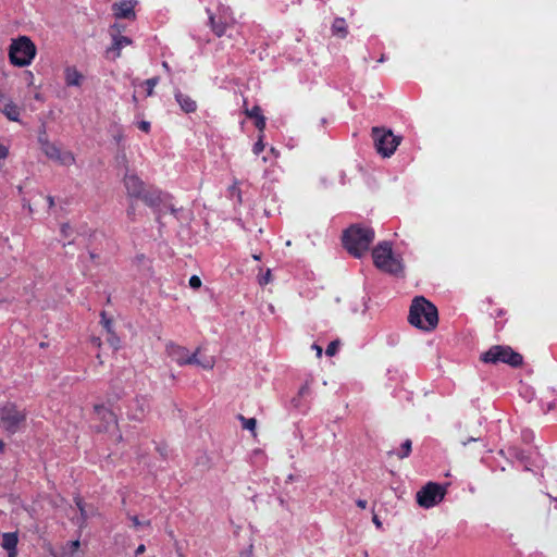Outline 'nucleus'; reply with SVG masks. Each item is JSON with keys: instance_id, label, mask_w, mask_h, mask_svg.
<instances>
[{"instance_id": "obj_1", "label": "nucleus", "mask_w": 557, "mask_h": 557, "mask_svg": "<svg viewBox=\"0 0 557 557\" xmlns=\"http://www.w3.org/2000/svg\"><path fill=\"white\" fill-rule=\"evenodd\" d=\"M375 238V232L371 227L361 224H352L342 236L344 248L356 258H360L369 250Z\"/></svg>"}, {"instance_id": "obj_2", "label": "nucleus", "mask_w": 557, "mask_h": 557, "mask_svg": "<svg viewBox=\"0 0 557 557\" xmlns=\"http://www.w3.org/2000/svg\"><path fill=\"white\" fill-rule=\"evenodd\" d=\"M408 321L414 327L432 331L438 324V311L428 298L417 296L411 301Z\"/></svg>"}, {"instance_id": "obj_3", "label": "nucleus", "mask_w": 557, "mask_h": 557, "mask_svg": "<svg viewBox=\"0 0 557 557\" xmlns=\"http://www.w3.org/2000/svg\"><path fill=\"white\" fill-rule=\"evenodd\" d=\"M373 263L377 270L393 275L404 273L401 258L394 256L389 242H381L372 250Z\"/></svg>"}, {"instance_id": "obj_4", "label": "nucleus", "mask_w": 557, "mask_h": 557, "mask_svg": "<svg viewBox=\"0 0 557 557\" xmlns=\"http://www.w3.org/2000/svg\"><path fill=\"white\" fill-rule=\"evenodd\" d=\"M480 360L485 363L504 362L511 368H519L523 363V356L513 351L511 346L493 345L481 355Z\"/></svg>"}, {"instance_id": "obj_5", "label": "nucleus", "mask_w": 557, "mask_h": 557, "mask_svg": "<svg viewBox=\"0 0 557 557\" xmlns=\"http://www.w3.org/2000/svg\"><path fill=\"white\" fill-rule=\"evenodd\" d=\"M35 54L36 47L26 36L14 39L10 45L9 57L11 63L15 66L23 67L30 64Z\"/></svg>"}, {"instance_id": "obj_6", "label": "nucleus", "mask_w": 557, "mask_h": 557, "mask_svg": "<svg viewBox=\"0 0 557 557\" xmlns=\"http://www.w3.org/2000/svg\"><path fill=\"white\" fill-rule=\"evenodd\" d=\"M372 138L376 151L383 157H391L401 141V138L396 137L389 129L379 126L372 127Z\"/></svg>"}, {"instance_id": "obj_7", "label": "nucleus", "mask_w": 557, "mask_h": 557, "mask_svg": "<svg viewBox=\"0 0 557 557\" xmlns=\"http://www.w3.org/2000/svg\"><path fill=\"white\" fill-rule=\"evenodd\" d=\"M41 151L45 156L58 163L61 166H72L75 164L76 159L72 151L62 150L57 145L50 143L46 137L39 138Z\"/></svg>"}, {"instance_id": "obj_8", "label": "nucleus", "mask_w": 557, "mask_h": 557, "mask_svg": "<svg viewBox=\"0 0 557 557\" xmlns=\"http://www.w3.org/2000/svg\"><path fill=\"white\" fill-rule=\"evenodd\" d=\"M445 494L446 490L441 484L429 482L417 493V502L420 507L432 508L444 499Z\"/></svg>"}, {"instance_id": "obj_9", "label": "nucleus", "mask_w": 557, "mask_h": 557, "mask_svg": "<svg viewBox=\"0 0 557 557\" xmlns=\"http://www.w3.org/2000/svg\"><path fill=\"white\" fill-rule=\"evenodd\" d=\"M25 420V414L13 404H7L0 409V425L8 432H15Z\"/></svg>"}, {"instance_id": "obj_10", "label": "nucleus", "mask_w": 557, "mask_h": 557, "mask_svg": "<svg viewBox=\"0 0 557 557\" xmlns=\"http://www.w3.org/2000/svg\"><path fill=\"white\" fill-rule=\"evenodd\" d=\"M124 186L126 188L127 195L132 198H143L145 197V186L143 181L134 175L127 174L124 177Z\"/></svg>"}, {"instance_id": "obj_11", "label": "nucleus", "mask_w": 557, "mask_h": 557, "mask_svg": "<svg viewBox=\"0 0 557 557\" xmlns=\"http://www.w3.org/2000/svg\"><path fill=\"white\" fill-rule=\"evenodd\" d=\"M168 350L171 357L180 364L197 363V351H195L193 355H188L187 350L184 347L176 345H170L168 347Z\"/></svg>"}, {"instance_id": "obj_12", "label": "nucleus", "mask_w": 557, "mask_h": 557, "mask_svg": "<svg viewBox=\"0 0 557 557\" xmlns=\"http://www.w3.org/2000/svg\"><path fill=\"white\" fill-rule=\"evenodd\" d=\"M112 10L116 18H135L134 2L131 0L114 3Z\"/></svg>"}, {"instance_id": "obj_13", "label": "nucleus", "mask_w": 557, "mask_h": 557, "mask_svg": "<svg viewBox=\"0 0 557 557\" xmlns=\"http://www.w3.org/2000/svg\"><path fill=\"white\" fill-rule=\"evenodd\" d=\"M174 97L177 104L185 113H193L197 110V102L189 95L184 94L181 90H175Z\"/></svg>"}, {"instance_id": "obj_14", "label": "nucleus", "mask_w": 557, "mask_h": 557, "mask_svg": "<svg viewBox=\"0 0 557 557\" xmlns=\"http://www.w3.org/2000/svg\"><path fill=\"white\" fill-rule=\"evenodd\" d=\"M18 536L16 532H9L2 535V547L8 550V557L17 556Z\"/></svg>"}, {"instance_id": "obj_15", "label": "nucleus", "mask_w": 557, "mask_h": 557, "mask_svg": "<svg viewBox=\"0 0 557 557\" xmlns=\"http://www.w3.org/2000/svg\"><path fill=\"white\" fill-rule=\"evenodd\" d=\"M132 45V40L125 36H114L112 46L108 49L107 53L112 54L113 59L121 57V49Z\"/></svg>"}, {"instance_id": "obj_16", "label": "nucleus", "mask_w": 557, "mask_h": 557, "mask_svg": "<svg viewBox=\"0 0 557 557\" xmlns=\"http://www.w3.org/2000/svg\"><path fill=\"white\" fill-rule=\"evenodd\" d=\"M3 114L13 122L20 121V107L13 102L12 100L8 99L5 100L4 107L1 109Z\"/></svg>"}, {"instance_id": "obj_17", "label": "nucleus", "mask_w": 557, "mask_h": 557, "mask_svg": "<svg viewBox=\"0 0 557 557\" xmlns=\"http://www.w3.org/2000/svg\"><path fill=\"white\" fill-rule=\"evenodd\" d=\"M64 76L67 86L78 87L83 82L82 73H79L75 67H66Z\"/></svg>"}, {"instance_id": "obj_18", "label": "nucleus", "mask_w": 557, "mask_h": 557, "mask_svg": "<svg viewBox=\"0 0 557 557\" xmlns=\"http://www.w3.org/2000/svg\"><path fill=\"white\" fill-rule=\"evenodd\" d=\"M232 20L233 18L231 15H224V21L220 22V24H215L213 16H211L212 32L219 37L223 36L226 33V28L228 27Z\"/></svg>"}, {"instance_id": "obj_19", "label": "nucleus", "mask_w": 557, "mask_h": 557, "mask_svg": "<svg viewBox=\"0 0 557 557\" xmlns=\"http://www.w3.org/2000/svg\"><path fill=\"white\" fill-rule=\"evenodd\" d=\"M332 29L333 34L339 37H346L348 35L346 21L342 17H337L334 20Z\"/></svg>"}, {"instance_id": "obj_20", "label": "nucleus", "mask_w": 557, "mask_h": 557, "mask_svg": "<svg viewBox=\"0 0 557 557\" xmlns=\"http://www.w3.org/2000/svg\"><path fill=\"white\" fill-rule=\"evenodd\" d=\"M100 323L108 334L114 332L113 320L107 315L104 311L100 314Z\"/></svg>"}, {"instance_id": "obj_21", "label": "nucleus", "mask_w": 557, "mask_h": 557, "mask_svg": "<svg viewBox=\"0 0 557 557\" xmlns=\"http://www.w3.org/2000/svg\"><path fill=\"white\" fill-rule=\"evenodd\" d=\"M238 419L242 421L243 429H247L250 432L255 433L258 422L256 418H245L243 416H238Z\"/></svg>"}, {"instance_id": "obj_22", "label": "nucleus", "mask_w": 557, "mask_h": 557, "mask_svg": "<svg viewBox=\"0 0 557 557\" xmlns=\"http://www.w3.org/2000/svg\"><path fill=\"white\" fill-rule=\"evenodd\" d=\"M412 451V441L406 440L405 443L401 444L400 449L397 453L398 458L404 459L409 457Z\"/></svg>"}, {"instance_id": "obj_23", "label": "nucleus", "mask_w": 557, "mask_h": 557, "mask_svg": "<svg viewBox=\"0 0 557 557\" xmlns=\"http://www.w3.org/2000/svg\"><path fill=\"white\" fill-rule=\"evenodd\" d=\"M228 191H230V197L236 198L237 203H243L242 190L238 188L236 183L230 187Z\"/></svg>"}, {"instance_id": "obj_24", "label": "nucleus", "mask_w": 557, "mask_h": 557, "mask_svg": "<svg viewBox=\"0 0 557 557\" xmlns=\"http://www.w3.org/2000/svg\"><path fill=\"white\" fill-rule=\"evenodd\" d=\"M341 345H342L341 339H333V342H331L326 346V355L334 356L338 351V348Z\"/></svg>"}, {"instance_id": "obj_25", "label": "nucleus", "mask_w": 557, "mask_h": 557, "mask_svg": "<svg viewBox=\"0 0 557 557\" xmlns=\"http://www.w3.org/2000/svg\"><path fill=\"white\" fill-rule=\"evenodd\" d=\"M81 543L78 540L71 541L67 544V552L65 553V557H73V555L78 550Z\"/></svg>"}, {"instance_id": "obj_26", "label": "nucleus", "mask_w": 557, "mask_h": 557, "mask_svg": "<svg viewBox=\"0 0 557 557\" xmlns=\"http://www.w3.org/2000/svg\"><path fill=\"white\" fill-rule=\"evenodd\" d=\"M262 112L261 108L259 106H255L252 108H245V114L250 117V119H253L256 120L258 115H260Z\"/></svg>"}, {"instance_id": "obj_27", "label": "nucleus", "mask_w": 557, "mask_h": 557, "mask_svg": "<svg viewBox=\"0 0 557 557\" xmlns=\"http://www.w3.org/2000/svg\"><path fill=\"white\" fill-rule=\"evenodd\" d=\"M255 125H256L257 131L263 135L264 127H265V117L263 116L262 113L256 117Z\"/></svg>"}, {"instance_id": "obj_28", "label": "nucleus", "mask_w": 557, "mask_h": 557, "mask_svg": "<svg viewBox=\"0 0 557 557\" xmlns=\"http://www.w3.org/2000/svg\"><path fill=\"white\" fill-rule=\"evenodd\" d=\"M271 281V270H267L264 273L258 275V282L261 286H265Z\"/></svg>"}, {"instance_id": "obj_29", "label": "nucleus", "mask_w": 557, "mask_h": 557, "mask_svg": "<svg viewBox=\"0 0 557 557\" xmlns=\"http://www.w3.org/2000/svg\"><path fill=\"white\" fill-rule=\"evenodd\" d=\"M109 337H108V342L111 346H113L115 349H117L120 347V337L115 334V332H112L110 334H108Z\"/></svg>"}, {"instance_id": "obj_30", "label": "nucleus", "mask_w": 557, "mask_h": 557, "mask_svg": "<svg viewBox=\"0 0 557 557\" xmlns=\"http://www.w3.org/2000/svg\"><path fill=\"white\" fill-rule=\"evenodd\" d=\"M264 149L263 135H259L258 141L255 144L252 151L258 156V153L262 152Z\"/></svg>"}, {"instance_id": "obj_31", "label": "nucleus", "mask_w": 557, "mask_h": 557, "mask_svg": "<svg viewBox=\"0 0 557 557\" xmlns=\"http://www.w3.org/2000/svg\"><path fill=\"white\" fill-rule=\"evenodd\" d=\"M158 84V78H150L146 81L147 85V96L150 97L153 94V89Z\"/></svg>"}, {"instance_id": "obj_32", "label": "nucleus", "mask_w": 557, "mask_h": 557, "mask_svg": "<svg viewBox=\"0 0 557 557\" xmlns=\"http://www.w3.org/2000/svg\"><path fill=\"white\" fill-rule=\"evenodd\" d=\"M189 286L194 289H198L201 286V280L198 275H193L189 278Z\"/></svg>"}, {"instance_id": "obj_33", "label": "nucleus", "mask_w": 557, "mask_h": 557, "mask_svg": "<svg viewBox=\"0 0 557 557\" xmlns=\"http://www.w3.org/2000/svg\"><path fill=\"white\" fill-rule=\"evenodd\" d=\"M101 413H102L103 419H107L109 422H112V423L116 422L115 417L111 411L103 409V410H101Z\"/></svg>"}, {"instance_id": "obj_34", "label": "nucleus", "mask_w": 557, "mask_h": 557, "mask_svg": "<svg viewBox=\"0 0 557 557\" xmlns=\"http://www.w3.org/2000/svg\"><path fill=\"white\" fill-rule=\"evenodd\" d=\"M132 522H133V525L135 528H138L140 525H150V522L149 521H145V522H140L138 517L134 516L131 518Z\"/></svg>"}, {"instance_id": "obj_35", "label": "nucleus", "mask_w": 557, "mask_h": 557, "mask_svg": "<svg viewBox=\"0 0 557 557\" xmlns=\"http://www.w3.org/2000/svg\"><path fill=\"white\" fill-rule=\"evenodd\" d=\"M9 154V149L0 143V161L4 160Z\"/></svg>"}, {"instance_id": "obj_36", "label": "nucleus", "mask_w": 557, "mask_h": 557, "mask_svg": "<svg viewBox=\"0 0 557 557\" xmlns=\"http://www.w3.org/2000/svg\"><path fill=\"white\" fill-rule=\"evenodd\" d=\"M138 127L143 132L148 133L150 131V123L148 121H141L138 123Z\"/></svg>"}, {"instance_id": "obj_37", "label": "nucleus", "mask_w": 557, "mask_h": 557, "mask_svg": "<svg viewBox=\"0 0 557 557\" xmlns=\"http://www.w3.org/2000/svg\"><path fill=\"white\" fill-rule=\"evenodd\" d=\"M309 393H310V386L308 384H305L298 391V396H306Z\"/></svg>"}, {"instance_id": "obj_38", "label": "nucleus", "mask_w": 557, "mask_h": 557, "mask_svg": "<svg viewBox=\"0 0 557 557\" xmlns=\"http://www.w3.org/2000/svg\"><path fill=\"white\" fill-rule=\"evenodd\" d=\"M372 521L373 523L375 524V527L380 530V528H382L383 523L381 521V519L379 518L377 515H373L372 517Z\"/></svg>"}, {"instance_id": "obj_39", "label": "nucleus", "mask_w": 557, "mask_h": 557, "mask_svg": "<svg viewBox=\"0 0 557 557\" xmlns=\"http://www.w3.org/2000/svg\"><path fill=\"white\" fill-rule=\"evenodd\" d=\"M356 506L361 508V509H366L367 506H368V502L366 499H357L356 500Z\"/></svg>"}, {"instance_id": "obj_40", "label": "nucleus", "mask_w": 557, "mask_h": 557, "mask_svg": "<svg viewBox=\"0 0 557 557\" xmlns=\"http://www.w3.org/2000/svg\"><path fill=\"white\" fill-rule=\"evenodd\" d=\"M312 348H313V349H315V351H317V356H318V357H321V355H322V348H321V346H320V345H317V344H313V345H312Z\"/></svg>"}, {"instance_id": "obj_41", "label": "nucleus", "mask_w": 557, "mask_h": 557, "mask_svg": "<svg viewBox=\"0 0 557 557\" xmlns=\"http://www.w3.org/2000/svg\"><path fill=\"white\" fill-rule=\"evenodd\" d=\"M145 550H146L145 545H144V544H140V545L136 548V555H140V554H143Z\"/></svg>"}, {"instance_id": "obj_42", "label": "nucleus", "mask_w": 557, "mask_h": 557, "mask_svg": "<svg viewBox=\"0 0 557 557\" xmlns=\"http://www.w3.org/2000/svg\"><path fill=\"white\" fill-rule=\"evenodd\" d=\"M92 344H94L95 346H97L98 348H100V347H101V345H102L101 339H100V338H98V337L92 338Z\"/></svg>"}, {"instance_id": "obj_43", "label": "nucleus", "mask_w": 557, "mask_h": 557, "mask_svg": "<svg viewBox=\"0 0 557 557\" xmlns=\"http://www.w3.org/2000/svg\"><path fill=\"white\" fill-rule=\"evenodd\" d=\"M469 442H476V437H469L467 442H462V445H467Z\"/></svg>"}, {"instance_id": "obj_44", "label": "nucleus", "mask_w": 557, "mask_h": 557, "mask_svg": "<svg viewBox=\"0 0 557 557\" xmlns=\"http://www.w3.org/2000/svg\"><path fill=\"white\" fill-rule=\"evenodd\" d=\"M252 258H253L256 261H260V259H261V255L255 253V255H252Z\"/></svg>"}, {"instance_id": "obj_45", "label": "nucleus", "mask_w": 557, "mask_h": 557, "mask_svg": "<svg viewBox=\"0 0 557 557\" xmlns=\"http://www.w3.org/2000/svg\"><path fill=\"white\" fill-rule=\"evenodd\" d=\"M48 203H49L50 207H52L54 205V201H53L52 197H48Z\"/></svg>"}, {"instance_id": "obj_46", "label": "nucleus", "mask_w": 557, "mask_h": 557, "mask_svg": "<svg viewBox=\"0 0 557 557\" xmlns=\"http://www.w3.org/2000/svg\"><path fill=\"white\" fill-rule=\"evenodd\" d=\"M239 557H251L250 553H244L242 552Z\"/></svg>"}, {"instance_id": "obj_47", "label": "nucleus", "mask_w": 557, "mask_h": 557, "mask_svg": "<svg viewBox=\"0 0 557 557\" xmlns=\"http://www.w3.org/2000/svg\"><path fill=\"white\" fill-rule=\"evenodd\" d=\"M123 139V134L122 133H119L117 136H116V140L117 141H121Z\"/></svg>"}, {"instance_id": "obj_48", "label": "nucleus", "mask_w": 557, "mask_h": 557, "mask_svg": "<svg viewBox=\"0 0 557 557\" xmlns=\"http://www.w3.org/2000/svg\"><path fill=\"white\" fill-rule=\"evenodd\" d=\"M162 66L164 67V70L170 71L169 65H168L166 62H163Z\"/></svg>"}, {"instance_id": "obj_49", "label": "nucleus", "mask_w": 557, "mask_h": 557, "mask_svg": "<svg viewBox=\"0 0 557 557\" xmlns=\"http://www.w3.org/2000/svg\"><path fill=\"white\" fill-rule=\"evenodd\" d=\"M3 443L0 441V451L3 449Z\"/></svg>"}, {"instance_id": "obj_50", "label": "nucleus", "mask_w": 557, "mask_h": 557, "mask_svg": "<svg viewBox=\"0 0 557 557\" xmlns=\"http://www.w3.org/2000/svg\"><path fill=\"white\" fill-rule=\"evenodd\" d=\"M78 506H79L81 511L83 512L84 511V507L81 504H78Z\"/></svg>"}]
</instances>
